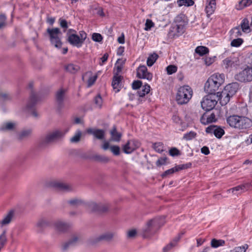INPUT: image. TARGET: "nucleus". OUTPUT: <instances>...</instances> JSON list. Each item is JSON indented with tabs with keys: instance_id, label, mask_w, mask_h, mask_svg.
Returning a JSON list of instances; mask_svg holds the SVG:
<instances>
[{
	"instance_id": "nucleus-1",
	"label": "nucleus",
	"mask_w": 252,
	"mask_h": 252,
	"mask_svg": "<svg viewBox=\"0 0 252 252\" xmlns=\"http://www.w3.org/2000/svg\"><path fill=\"white\" fill-rule=\"evenodd\" d=\"M226 122L231 127L242 132L252 127V120L243 116L230 115L226 118Z\"/></svg>"
},
{
	"instance_id": "nucleus-2",
	"label": "nucleus",
	"mask_w": 252,
	"mask_h": 252,
	"mask_svg": "<svg viewBox=\"0 0 252 252\" xmlns=\"http://www.w3.org/2000/svg\"><path fill=\"white\" fill-rule=\"evenodd\" d=\"M225 76L223 73H215L211 75L204 85V91L209 94H216L215 93L224 83Z\"/></svg>"
},
{
	"instance_id": "nucleus-3",
	"label": "nucleus",
	"mask_w": 252,
	"mask_h": 252,
	"mask_svg": "<svg viewBox=\"0 0 252 252\" xmlns=\"http://www.w3.org/2000/svg\"><path fill=\"white\" fill-rule=\"evenodd\" d=\"M193 94V91L190 87L184 85L180 87L176 95V100L178 104H187L191 99Z\"/></svg>"
},
{
	"instance_id": "nucleus-4",
	"label": "nucleus",
	"mask_w": 252,
	"mask_h": 252,
	"mask_svg": "<svg viewBox=\"0 0 252 252\" xmlns=\"http://www.w3.org/2000/svg\"><path fill=\"white\" fill-rule=\"evenodd\" d=\"M47 32L49 34L51 44L57 48H61L63 43L61 39L62 33L60 29L58 28H48L47 30Z\"/></svg>"
},
{
	"instance_id": "nucleus-5",
	"label": "nucleus",
	"mask_w": 252,
	"mask_h": 252,
	"mask_svg": "<svg viewBox=\"0 0 252 252\" xmlns=\"http://www.w3.org/2000/svg\"><path fill=\"white\" fill-rule=\"evenodd\" d=\"M164 222V218L162 217L156 218L149 221L147 223V228L144 230V237H148L149 233L155 232L163 224Z\"/></svg>"
},
{
	"instance_id": "nucleus-6",
	"label": "nucleus",
	"mask_w": 252,
	"mask_h": 252,
	"mask_svg": "<svg viewBox=\"0 0 252 252\" xmlns=\"http://www.w3.org/2000/svg\"><path fill=\"white\" fill-rule=\"evenodd\" d=\"M216 94H209L204 96L201 101V107L205 111L212 110L218 102Z\"/></svg>"
},
{
	"instance_id": "nucleus-7",
	"label": "nucleus",
	"mask_w": 252,
	"mask_h": 252,
	"mask_svg": "<svg viewBox=\"0 0 252 252\" xmlns=\"http://www.w3.org/2000/svg\"><path fill=\"white\" fill-rule=\"evenodd\" d=\"M236 80L241 82H248L252 81V68L247 66L246 68L236 74L235 76Z\"/></svg>"
},
{
	"instance_id": "nucleus-8",
	"label": "nucleus",
	"mask_w": 252,
	"mask_h": 252,
	"mask_svg": "<svg viewBox=\"0 0 252 252\" xmlns=\"http://www.w3.org/2000/svg\"><path fill=\"white\" fill-rule=\"evenodd\" d=\"M137 77L140 79H147L150 81L153 79V74L148 71L147 67L145 65H140L136 69Z\"/></svg>"
},
{
	"instance_id": "nucleus-9",
	"label": "nucleus",
	"mask_w": 252,
	"mask_h": 252,
	"mask_svg": "<svg viewBox=\"0 0 252 252\" xmlns=\"http://www.w3.org/2000/svg\"><path fill=\"white\" fill-rule=\"evenodd\" d=\"M87 207L91 212L103 213L108 210L110 206L108 204H97L94 202H90L87 204Z\"/></svg>"
},
{
	"instance_id": "nucleus-10",
	"label": "nucleus",
	"mask_w": 252,
	"mask_h": 252,
	"mask_svg": "<svg viewBox=\"0 0 252 252\" xmlns=\"http://www.w3.org/2000/svg\"><path fill=\"white\" fill-rule=\"evenodd\" d=\"M140 146V143L138 141L134 139L129 140L123 146V150L125 153L129 154L138 149Z\"/></svg>"
},
{
	"instance_id": "nucleus-11",
	"label": "nucleus",
	"mask_w": 252,
	"mask_h": 252,
	"mask_svg": "<svg viewBox=\"0 0 252 252\" xmlns=\"http://www.w3.org/2000/svg\"><path fill=\"white\" fill-rule=\"evenodd\" d=\"M204 11L207 17L213 14L217 8L216 0H205Z\"/></svg>"
},
{
	"instance_id": "nucleus-12",
	"label": "nucleus",
	"mask_w": 252,
	"mask_h": 252,
	"mask_svg": "<svg viewBox=\"0 0 252 252\" xmlns=\"http://www.w3.org/2000/svg\"><path fill=\"white\" fill-rule=\"evenodd\" d=\"M250 187L251 184L250 183H245L228 189L227 192H232L234 194L238 195L248 190Z\"/></svg>"
},
{
	"instance_id": "nucleus-13",
	"label": "nucleus",
	"mask_w": 252,
	"mask_h": 252,
	"mask_svg": "<svg viewBox=\"0 0 252 252\" xmlns=\"http://www.w3.org/2000/svg\"><path fill=\"white\" fill-rule=\"evenodd\" d=\"M206 132L208 133L214 134L218 138H220L224 134V130L220 126L212 125L206 128Z\"/></svg>"
},
{
	"instance_id": "nucleus-14",
	"label": "nucleus",
	"mask_w": 252,
	"mask_h": 252,
	"mask_svg": "<svg viewBox=\"0 0 252 252\" xmlns=\"http://www.w3.org/2000/svg\"><path fill=\"white\" fill-rule=\"evenodd\" d=\"M217 94H218L216 95V96L218 97L217 99L218 101H220V103L221 105H225L227 104L230 101V98L232 97L224 88L221 92H218Z\"/></svg>"
},
{
	"instance_id": "nucleus-15",
	"label": "nucleus",
	"mask_w": 252,
	"mask_h": 252,
	"mask_svg": "<svg viewBox=\"0 0 252 252\" xmlns=\"http://www.w3.org/2000/svg\"><path fill=\"white\" fill-rule=\"evenodd\" d=\"M236 59L232 57H228L222 61V66L227 70H231L237 66Z\"/></svg>"
},
{
	"instance_id": "nucleus-16",
	"label": "nucleus",
	"mask_w": 252,
	"mask_h": 252,
	"mask_svg": "<svg viewBox=\"0 0 252 252\" xmlns=\"http://www.w3.org/2000/svg\"><path fill=\"white\" fill-rule=\"evenodd\" d=\"M65 132H63L62 131L57 130L48 133L45 137V142L49 143L53 142L63 136Z\"/></svg>"
},
{
	"instance_id": "nucleus-17",
	"label": "nucleus",
	"mask_w": 252,
	"mask_h": 252,
	"mask_svg": "<svg viewBox=\"0 0 252 252\" xmlns=\"http://www.w3.org/2000/svg\"><path fill=\"white\" fill-rule=\"evenodd\" d=\"M182 15H179L176 18V22L177 23L176 26V30L177 32V35L179 36L182 35L185 31V22L182 21Z\"/></svg>"
},
{
	"instance_id": "nucleus-18",
	"label": "nucleus",
	"mask_w": 252,
	"mask_h": 252,
	"mask_svg": "<svg viewBox=\"0 0 252 252\" xmlns=\"http://www.w3.org/2000/svg\"><path fill=\"white\" fill-rule=\"evenodd\" d=\"M67 41L71 45L78 48L81 47L82 45L79 36L76 33L69 35L67 37Z\"/></svg>"
},
{
	"instance_id": "nucleus-19",
	"label": "nucleus",
	"mask_w": 252,
	"mask_h": 252,
	"mask_svg": "<svg viewBox=\"0 0 252 252\" xmlns=\"http://www.w3.org/2000/svg\"><path fill=\"white\" fill-rule=\"evenodd\" d=\"M217 121L216 116L212 113L210 115L207 113L204 114L200 119L201 123L203 125H208L210 123L215 122Z\"/></svg>"
},
{
	"instance_id": "nucleus-20",
	"label": "nucleus",
	"mask_w": 252,
	"mask_h": 252,
	"mask_svg": "<svg viewBox=\"0 0 252 252\" xmlns=\"http://www.w3.org/2000/svg\"><path fill=\"white\" fill-rule=\"evenodd\" d=\"M89 134H93L95 138L103 140L105 137V131L103 129L89 128L87 130Z\"/></svg>"
},
{
	"instance_id": "nucleus-21",
	"label": "nucleus",
	"mask_w": 252,
	"mask_h": 252,
	"mask_svg": "<svg viewBox=\"0 0 252 252\" xmlns=\"http://www.w3.org/2000/svg\"><path fill=\"white\" fill-rule=\"evenodd\" d=\"M239 87V84L237 82H234L227 85L224 89L232 97L238 90Z\"/></svg>"
},
{
	"instance_id": "nucleus-22",
	"label": "nucleus",
	"mask_w": 252,
	"mask_h": 252,
	"mask_svg": "<svg viewBox=\"0 0 252 252\" xmlns=\"http://www.w3.org/2000/svg\"><path fill=\"white\" fill-rule=\"evenodd\" d=\"M122 78V76L119 75H114L113 77L112 86L116 93L119 92L121 89Z\"/></svg>"
},
{
	"instance_id": "nucleus-23",
	"label": "nucleus",
	"mask_w": 252,
	"mask_h": 252,
	"mask_svg": "<svg viewBox=\"0 0 252 252\" xmlns=\"http://www.w3.org/2000/svg\"><path fill=\"white\" fill-rule=\"evenodd\" d=\"M172 119L174 123L180 125L181 128L180 129L181 131H184L188 126V125L183 122L181 118L177 114L173 115Z\"/></svg>"
},
{
	"instance_id": "nucleus-24",
	"label": "nucleus",
	"mask_w": 252,
	"mask_h": 252,
	"mask_svg": "<svg viewBox=\"0 0 252 252\" xmlns=\"http://www.w3.org/2000/svg\"><path fill=\"white\" fill-rule=\"evenodd\" d=\"M79 241V238L78 236L74 235L63 246V249L66 250L68 248L76 245Z\"/></svg>"
},
{
	"instance_id": "nucleus-25",
	"label": "nucleus",
	"mask_w": 252,
	"mask_h": 252,
	"mask_svg": "<svg viewBox=\"0 0 252 252\" xmlns=\"http://www.w3.org/2000/svg\"><path fill=\"white\" fill-rule=\"evenodd\" d=\"M54 187L58 190L63 191H68L71 189V187L69 185L61 182L55 183Z\"/></svg>"
},
{
	"instance_id": "nucleus-26",
	"label": "nucleus",
	"mask_w": 252,
	"mask_h": 252,
	"mask_svg": "<svg viewBox=\"0 0 252 252\" xmlns=\"http://www.w3.org/2000/svg\"><path fill=\"white\" fill-rule=\"evenodd\" d=\"M114 236V233H113L112 232H106V233L102 234L99 237H97L95 239L94 242H99L100 241H103V240L104 241H109V240H110L111 239H112Z\"/></svg>"
},
{
	"instance_id": "nucleus-27",
	"label": "nucleus",
	"mask_w": 252,
	"mask_h": 252,
	"mask_svg": "<svg viewBox=\"0 0 252 252\" xmlns=\"http://www.w3.org/2000/svg\"><path fill=\"white\" fill-rule=\"evenodd\" d=\"M230 38H239L242 35L241 29L239 26L236 27L232 29L229 31Z\"/></svg>"
},
{
	"instance_id": "nucleus-28",
	"label": "nucleus",
	"mask_w": 252,
	"mask_h": 252,
	"mask_svg": "<svg viewBox=\"0 0 252 252\" xmlns=\"http://www.w3.org/2000/svg\"><path fill=\"white\" fill-rule=\"evenodd\" d=\"M252 4V0H241L238 3L236 4L235 8L238 10H240L244 8L251 5Z\"/></svg>"
},
{
	"instance_id": "nucleus-29",
	"label": "nucleus",
	"mask_w": 252,
	"mask_h": 252,
	"mask_svg": "<svg viewBox=\"0 0 252 252\" xmlns=\"http://www.w3.org/2000/svg\"><path fill=\"white\" fill-rule=\"evenodd\" d=\"M111 135V140L114 141L119 142L120 141L122 134L117 132L116 126H113L112 129L110 131Z\"/></svg>"
},
{
	"instance_id": "nucleus-30",
	"label": "nucleus",
	"mask_w": 252,
	"mask_h": 252,
	"mask_svg": "<svg viewBox=\"0 0 252 252\" xmlns=\"http://www.w3.org/2000/svg\"><path fill=\"white\" fill-rule=\"evenodd\" d=\"M56 228L59 231L64 232L69 228V225L61 221H58L55 223Z\"/></svg>"
},
{
	"instance_id": "nucleus-31",
	"label": "nucleus",
	"mask_w": 252,
	"mask_h": 252,
	"mask_svg": "<svg viewBox=\"0 0 252 252\" xmlns=\"http://www.w3.org/2000/svg\"><path fill=\"white\" fill-rule=\"evenodd\" d=\"M126 59H118L116 63V73L115 75H118V74L122 71L124 65L125 63Z\"/></svg>"
},
{
	"instance_id": "nucleus-32",
	"label": "nucleus",
	"mask_w": 252,
	"mask_h": 252,
	"mask_svg": "<svg viewBox=\"0 0 252 252\" xmlns=\"http://www.w3.org/2000/svg\"><path fill=\"white\" fill-rule=\"evenodd\" d=\"M150 86L146 84L142 86V89L137 92L138 95L140 97H144L146 94H148L150 91Z\"/></svg>"
},
{
	"instance_id": "nucleus-33",
	"label": "nucleus",
	"mask_w": 252,
	"mask_h": 252,
	"mask_svg": "<svg viewBox=\"0 0 252 252\" xmlns=\"http://www.w3.org/2000/svg\"><path fill=\"white\" fill-rule=\"evenodd\" d=\"M240 26V29L244 32H248L251 27L249 20L247 18L243 19L241 23Z\"/></svg>"
},
{
	"instance_id": "nucleus-34",
	"label": "nucleus",
	"mask_w": 252,
	"mask_h": 252,
	"mask_svg": "<svg viewBox=\"0 0 252 252\" xmlns=\"http://www.w3.org/2000/svg\"><path fill=\"white\" fill-rule=\"evenodd\" d=\"M195 52L199 56H202L208 54L209 52V50L205 46H199L195 48Z\"/></svg>"
},
{
	"instance_id": "nucleus-35",
	"label": "nucleus",
	"mask_w": 252,
	"mask_h": 252,
	"mask_svg": "<svg viewBox=\"0 0 252 252\" xmlns=\"http://www.w3.org/2000/svg\"><path fill=\"white\" fill-rule=\"evenodd\" d=\"M65 68L67 71L74 74L80 69V67L78 65L69 63L65 66Z\"/></svg>"
},
{
	"instance_id": "nucleus-36",
	"label": "nucleus",
	"mask_w": 252,
	"mask_h": 252,
	"mask_svg": "<svg viewBox=\"0 0 252 252\" xmlns=\"http://www.w3.org/2000/svg\"><path fill=\"white\" fill-rule=\"evenodd\" d=\"M65 92L61 89L58 91L56 94V100L59 105L61 107L63 102Z\"/></svg>"
},
{
	"instance_id": "nucleus-37",
	"label": "nucleus",
	"mask_w": 252,
	"mask_h": 252,
	"mask_svg": "<svg viewBox=\"0 0 252 252\" xmlns=\"http://www.w3.org/2000/svg\"><path fill=\"white\" fill-rule=\"evenodd\" d=\"M158 58V55L155 53L150 55L147 60V65L149 66H152L156 62Z\"/></svg>"
},
{
	"instance_id": "nucleus-38",
	"label": "nucleus",
	"mask_w": 252,
	"mask_h": 252,
	"mask_svg": "<svg viewBox=\"0 0 252 252\" xmlns=\"http://www.w3.org/2000/svg\"><path fill=\"white\" fill-rule=\"evenodd\" d=\"M37 101V97L36 95L35 94H34L33 93H32L31 95V96H30L29 102L27 106V108L28 109L32 108L34 106V105L35 104V103H36Z\"/></svg>"
},
{
	"instance_id": "nucleus-39",
	"label": "nucleus",
	"mask_w": 252,
	"mask_h": 252,
	"mask_svg": "<svg viewBox=\"0 0 252 252\" xmlns=\"http://www.w3.org/2000/svg\"><path fill=\"white\" fill-rule=\"evenodd\" d=\"M15 124L11 122H6L2 124L0 127V129L2 131L11 130L14 128Z\"/></svg>"
},
{
	"instance_id": "nucleus-40",
	"label": "nucleus",
	"mask_w": 252,
	"mask_h": 252,
	"mask_svg": "<svg viewBox=\"0 0 252 252\" xmlns=\"http://www.w3.org/2000/svg\"><path fill=\"white\" fill-rule=\"evenodd\" d=\"M14 216V211H10L1 221L2 225L8 224Z\"/></svg>"
},
{
	"instance_id": "nucleus-41",
	"label": "nucleus",
	"mask_w": 252,
	"mask_h": 252,
	"mask_svg": "<svg viewBox=\"0 0 252 252\" xmlns=\"http://www.w3.org/2000/svg\"><path fill=\"white\" fill-rule=\"evenodd\" d=\"M225 241L223 240L220 239L217 240L216 239H213L211 242L212 247L214 248H218L220 246L224 245Z\"/></svg>"
},
{
	"instance_id": "nucleus-42",
	"label": "nucleus",
	"mask_w": 252,
	"mask_h": 252,
	"mask_svg": "<svg viewBox=\"0 0 252 252\" xmlns=\"http://www.w3.org/2000/svg\"><path fill=\"white\" fill-rule=\"evenodd\" d=\"M232 39L230 43V45L232 47H239L244 43V40L242 38H235Z\"/></svg>"
},
{
	"instance_id": "nucleus-43",
	"label": "nucleus",
	"mask_w": 252,
	"mask_h": 252,
	"mask_svg": "<svg viewBox=\"0 0 252 252\" xmlns=\"http://www.w3.org/2000/svg\"><path fill=\"white\" fill-rule=\"evenodd\" d=\"M196 135L197 133L195 132L190 131L184 134L182 139L186 141H189L195 138Z\"/></svg>"
},
{
	"instance_id": "nucleus-44",
	"label": "nucleus",
	"mask_w": 252,
	"mask_h": 252,
	"mask_svg": "<svg viewBox=\"0 0 252 252\" xmlns=\"http://www.w3.org/2000/svg\"><path fill=\"white\" fill-rule=\"evenodd\" d=\"M194 2L192 0H178L177 4L179 6H190L194 4Z\"/></svg>"
},
{
	"instance_id": "nucleus-45",
	"label": "nucleus",
	"mask_w": 252,
	"mask_h": 252,
	"mask_svg": "<svg viewBox=\"0 0 252 252\" xmlns=\"http://www.w3.org/2000/svg\"><path fill=\"white\" fill-rule=\"evenodd\" d=\"M180 238L178 237L175 238L174 240L171 242L168 245L163 248V250L164 252H167L169 251L173 247H175L179 241Z\"/></svg>"
},
{
	"instance_id": "nucleus-46",
	"label": "nucleus",
	"mask_w": 252,
	"mask_h": 252,
	"mask_svg": "<svg viewBox=\"0 0 252 252\" xmlns=\"http://www.w3.org/2000/svg\"><path fill=\"white\" fill-rule=\"evenodd\" d=\"M48 224V222L44 220H39L36 224V227L38 231H41L43 228L47 226Z\"/></svg>"
},
{
	"instance_id": "nucleus-47",
	"label": "nucleus",
	"mask_w": 252,
	"mask_h": 252,
	"mask_svg": "<svg viewBox=\"0 0 252 252\" xmlns=\"http://www.w3.org/2000/svg\"><path fill=\"white\" fill-rule=\"evenodd\" d=\"M68 203L71 206L74 207H78L84 204V202L82 200L77 198H74L68 201Z\"/></svg>"
},
{
	"instance_id": "nucleus-48",
	"label": "nucleus",
	"mask_w": 252,
	"mask_h": 252,
	"mask_svg": "<svg viewBox=\"0 0 252 252\" xmlns=\"http://www.w3.org/2000/svg\"><path fill=\"white\" fill-rule=\"evenodd\" d=\"M248 248V245L245 244L242 246L235 247L233 250L230 251V252H246Z\"/></svg>"
},
{
	"instance_id": "nucleus-49",
	"label": "nucleus",
	"mask_w": 252,
	"mask_h": 252,
	"mask_svg": "<svg viewBox=\"0 0 252 252\" xmlns=\"http://www.w3.org/2000/svg\"><path fill=\"white\" fill-rule=\"evenodd\" d=\"M7 242L5 232L4 231L0 235V251L4 247Z\"/></svg>"
},
{
	"instance_id": "nucleus-50",
	"label": "nucleus",
	"mask_w": 252,
	"mask_h": 252,
	"mask_svg": "<svg viewBox=\"0 0 252 252\" xmlns=\"http://www.w3.org/2000/svg\"><path fill=\"white\" fill-rule=\"evenodd\" d=\"M59 23L60 27L63 29V32H65L68 27L67 21L65 19L61 18L59 19Z\"/></svg>"
},
{
	"instance_id": "nucleus-51",
	"label": "nucleus",
	"mask_w": 252,
	"mask_h": 252,
	"mask_svg": "<svg viewBox=\"0 0 252 252\" xmlns=\"http://www.w3.org/2000/svg\"><path fill=\"white\" fill-rule=\"evenodd\" d=\"M145 26L144 30L146 31H149L152 27H154L155 24L151 20L147 19Z\"/></svg>"
},
{
	"instance_id": "nucleus-52",
	"label": "nucleus",
	"mask_w": 252,
	"mask_h": 252,
	"mask_svg": "<svg viewBox=\"0 0 252 252\" xmlns=\"http://www.w3.org/2000/svg\"><path fill=\"white\" fill-rule=\"evenodd\" d=\"M81 134V131L80 130H78L72 138H71L70 141L72 143H76L79 141Z\"/></svg>"
},
{
	"instance_id": "nucleus-53",
	"label": "nucleus",
	"mask_w": 252,
	"mask_h": 252,
	"mask_svg": "<svg viewBox=\"0 0 252 252\" xmlns=\"http://www.w3.org/2000/svg\"><path fill=\"white\" fill-rule=\"evenodd\" d=\"M166 69L167 71V73L168 75H171L177 71V67L175 65H170L166 67Z\"/></svg>"
},
{
	"instance_id": "nucleus-54",
	"label": "nucleus",
	"mask_w": 252,
	"mask_h": 252,
	"mask_svg": "<svg viewBox=\"0 0 252 252\" xmlns=\"http://www.w3.org/2000/svg\"><path fill=\"white\" fill-rule=\"evenodd\" d=\"M176 172H177V169L176 168V167L175 166V167H173L172 168H170L169 169H168V170H166L161 175V177L162 178H164V177L167 176L168 175H169L173 174L174 173H175Z\"/></svg>"
},
{
	"instance_id": "nucleus-55",
	"label": "nucleus",
	"mask_w": 252,
	"mask_h": 252,
	"mask_svg": "<svg viewBox=\"0 0 252 252\" xmlns=\"http://www.w3.org/2000/svg\"><path fill=\"white\" fill-rule=\"evenodd\" d=\"M92 38L94 41L98 42H101L103 39L102 36L98 33H94Z\"/></svg>"
},
{
	"instance_id": "nucleus-56",
	"label": "nucleus",
	"mask_w": 252,
	"mask_h": 252,
	"mask_svg": "<svg viewBox=\"0 0 252 252\" xmlns=\"http://www.w3.org/2000/svg\"><path fill=\"white\" fill-rule=\"evenodd\" d=\"M94 102L97 107L101 108L102 104V99L100 94H98L95 97Z\"/></svg>"
},
{
	"instance_id": "nucleus-57",
	"label": "nucleus",
	"mask_w": 252,
	"mask_h": 252,
	"mask_svg": "<svg viewBox=\"0 0 252 252\" xmlns=\"http://www.w3.org/2000/svg\"><path fill=\"white\" fill-rule=\"evenodd\" d=\"M215 61V57H206L204 59V62L206 65L209 66L212 64Z\"/></svg>"
},
{
	"instance_id": "nucleus-58",
	"label": "nucleus",
	"mask_w": 252,
	"mask_h": 252,
	"mask_svg": "<svg viewBox=\"0 0 252 252\" xmlns=\"http://www.w3.org/2000/svg\"><path fill=\"white\" fill-rule=\"evenodd\" d=\"M142 82L140 80L134 81L132 84V88L133 90H137L142 87Z\"/></svg>"
},
{
	"instance_id": "nucleus-59",
	"label": "nucleus",
	"mask_w": 252,
	"mask_h": 252,
	"mask_svg": "<svg viewBox=\"0 0 252 252\" xmlns=\"http://www.w3.org/2000/svg\"><path fill=\"white\" fill-rule=\"evenodd\" d=\"M111 151L115 156L120 155V149L118 146H112L110 147Z\"/></svg>"
},
{
	"instance_id": "nucleus-60",
	"label": "nucleus",
	"mask_w": 252,
	"mask_h": 252,
	"mask_svg": "<svg viewBox=\"0 0 252 252\" xmlns=\"http://www.w3.org/2000/svg\"><path fill=\"white\" fill-rule=\"evenodd\" d=\"M97 76L96 75L90 77L88 80V87H91L96 81Z\"/></svg>"
},
{
	"instance_id": "nucleus-61",
	"label": "nucleus",
	"mask_w": 252,
	"mask_h": 252,
	"mask_svg": "<svg viewBox=\"0 0 252 252\" xmlns=\"http://www.w3.org/2000/svg\"><path fill=\"white\" fill-rule=\"evenodd\" d=\"M191 165V164L190 163H188L185 164H180L177 166H176V168L177 169V171H178L179 170L187 169L190 167Z\"/></svg>"
},
{
	"instance_id": "nucleus-62",
	"label": "nucleus",
	"mask_w": 252,
	"mask_h": 252,
	"mask_svg": "<svg viewBox=\"0 0 252 252\" xmlns=\"http://www.w3.org/2000/svg\"><path fill=\"white\" fill-rule=\"evenodd\" d=\"M169 154L171 156H177L180 155V151L176 148H172L169 150Z\"/></svg>"
},
{
	"instance_id": "nucleus-63",
	"label": "nucleus",
	"mask_w": 252,
	"mask_h": 252,
	"mask_svg": "<svg viewBox=\"0 0 252 252\" xmlns=\"http://www.w3.org/2000/svg\"><path fill=\"white\" fill-rule=\"evenodd\" d=\"M79 33V35H78L79 36L80 40H81V42L82 44H83L84 41L85 40V39L87 38V34L83 31H80Z\"/></svg>"
},
{
	"instance_id": "nucleus-64",
	"label": "nucleus",
	"mask_w": 252,
	"mask_h": 252,
	"mask_svg": "<svg viewBox=\"0 0 252 252\" xmlns=\"http://www.w3.org/2000/svg\"><path fill=\"white\" fill-rule=\"evenodd\" d=\"M0 99L2 100H6L11 99V96L6 93H2L0 90Z\"/></svg>"
}]
</instances>
